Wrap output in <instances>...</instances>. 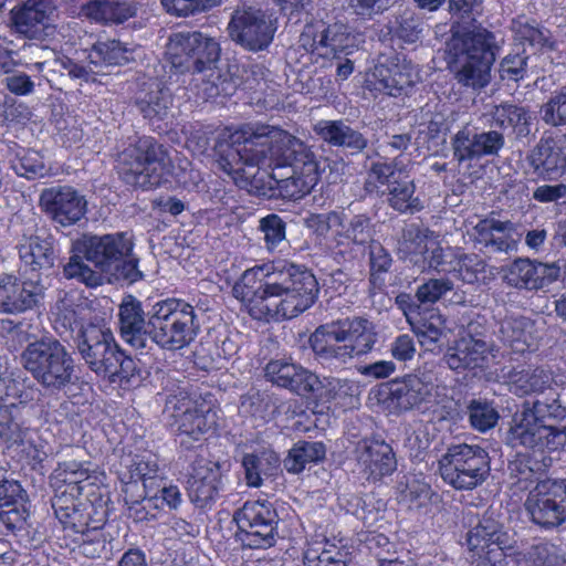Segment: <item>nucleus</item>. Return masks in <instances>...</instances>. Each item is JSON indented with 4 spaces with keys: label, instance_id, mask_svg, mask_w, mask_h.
<instances>
[{
    "label": "nucleus",
    "instance_id": "9",
    "mask_svg": "<svg viewBox=\"0 0 566 566\" xmlns=\"http://www.w3.org/2000/svg\"><path fill=\"white\" fill-rule=\"evenodd\" d=\"M116 168L125 184L150 189L171 174V159L161 144L144 136L118 154Z\"/></svg>",
    "mask_w": 566,
    "mask_h": 566
},
{
    "label": "nucleus",
    "instance_id": "28",
    "mask_svg": "<svg viewBox=\"0 0 566 566\" xmlns=\"http://www.w3.org/2000/svg\"><path fill=\"white\" fill-rule=\"evenodd\" d=\"M356 459L368 480L378 481L397 469V460L390 444L382 440H363L356 447Z\"/></svg>",
    "mask_w": 566,
    "mask_h": 566
},
{
    "label": "nucleus",
    "instance_id": "57",
    "mask_svg": "<svg viewBox=\"0 0 566 566\" xmlns=\"http://www.w3.org/2000/svg\"><path fill=\"white\" fill-rule=\"evenodd\" d=\"M394 32L403 42L415 43L420 39L422 21L413 10L405 9L396 17Z\"/></svg>",
    "mask_w": 566,
    "mask_h": 566
},
{
    "label": "nucleus",
    "instance_id": "53",
    "mask_svg": "<svg viewBox=\"0 0 566 566\" xmlns=\"http://www.w3.org/2000/svg\"><path fill=\"white\" fill-rule=\"evenodd\" d=\"M452 262V273L468 284L478 282L486 268L484 260L478 254H460Z\"/></svg>",
    "mask_w": 566,
    "mask_h": 566
},
{
    "label": "nucleus",
    "instance_id": "23",
    "mask_svg": "<svg viewBox=\"0 0 566 566\" xmlns=\"http://www.w3.org/2000/svg\"><path fill=\"white\" fill-rule=\"evenodd\" d=\"M526 161L543 180H556L566 172V135L542 137L528 151Z\"/></svg>",
    "mask_w": 566,
    "mask_h": 566
},
{
    "label": "nucleus",
    "instance_id": "46",
    "mask_svg": "<svg viewBox=\"0 0 566 566\" xmlns=\"http://www.w3.org/2000/svg\"><path fill=\"white\" fill-rule=\"evenodd\" d=\"M552 377L544 369L535 368L517 373L512 382L511 391L517 396L543 392L549 387Z\"/></svg>",
    "mask_w": 566,
    "mask_h": 566
},
{
    "label": "nucleus",
    "instance_id": "58",
    "mask_svg": "<svg viewBox=\"0 0 566 566\" xmlns=\"http://www.w3.org/2000/svg\"><path fill=\"white\" fill-rule=\"evenodd\" d=\"M18 416L19 407L14 403L0 405V438L6 442H22V430Z\"/></svg>",
    "mask_w": 566,
    "mask_h": 566
},
{
    "label": "nucleus",
    "instance_id": "47",
    "mask_svg": "<svg viewBox=\"0 0 566 566\" xmlns=\"http://www.w3.org/2000/svg\"><path fill=\"white\" fill-rule=\"evenodd\" d=\"M193 88L197 95L203 101L213 99L222 93L227 94V86L230 84L222 78L221 73L214 66L205 69L203 72H193Z\"/></svg>",
    "mask_w": 566,
    "mask_h": 566
},
{
    "label": "nucleus",
    "instance_id": "5",
    "mask_svg": "<svg viewBox=\"0 0 566 566\" xmlns=\"http://www.w3.org/2000/svg\"><path fill=\"white\" fill-rule=\"evenodd\" d=\"M133 241L125 233L84 234L73 242V255L63 268L64 276L88 287L103 284L107 273L133 251Z\"/></svg>",
    "mask_w": 566,
    "mask_h": 566
},
{
    "label": "nucleus",
    "instance_id": "11",
    "mask_svg": "<svg viewBox=\"0 0 566 566\" xmlns=\"http://www.w3.org/2000/svg\"><path fill=\"white\" fill-rule=\"evenodd\" d=\"M167 391L164 415L175 427L180 444L188 447L189 440L198 441L216 424V411L206 401L192 400L186 388L165 387Z\"/></svg>",
    "mask_w": 566,
    "mask_h": 566
},
{
    "label": "nucleus",
    "instance_id": "41",
    "mask_svg": "<svg viewBox=\"0 0 566 566\" xmlns=\"http://www.w3.org/2000/svg\"><path fill=\"white\" fill-rule=\"evenodd\" d=\"M142 481L144 493L154 491L159 479V467L156 461L145 460L143 457L132 459L130 464L127 465V472L122 474V482L124 483V493L127 494L132 489L137 486V482Z\"/></svg>",
    "mask_w": 566,
    "mask_h": 566
},
{
    "label": "nucleus",
    "instance_id": "29",
    "mask_svg": "<svg viewBox=\"0 0 566 566\" xmlns=\"http://www.w3.org/2000/svg\"><path fill=\"white\" fill-rule=\"evenodd\" d=\"M119 328L122 338L136 349H145L148 343V312L142 303L128 296L119 306Z\"/></svg>",
    "mask_w": 566,
    "mask_h": 566
},
{
    "label": "nucleus",
    "instance_id": "35",
    "mask_svg": "<svg viewBox=\"0 0 566 566\" xmlns=\"http://www.w3.org/2000/svg\"><path fill=\"white\" fill-rule=\"evenodd\" d=\"M98 474L85 464L77 461H64L59 463L51 475L53 488L67 489L77 494H83L88 488L96 485Z\"/></svg>",
    "mask_w": 566,
    "mask_h": 566
},
{
    "label": "nucleus",
    "instance_id": "27",
    "mask_svg": "<svg viewBox=\"0 0 566 566\" xmlns=\"http://www.w3.org/2000/svg\"><path fill=\"white\" fill-rule=\"evenodd\" d=\"M43 296V286L32 280L20 281L14 275L0 277V312L20 314L34 308Z\"/></svg>",
    "mask_w": 566,
    "mask_h": 566
},
{
    "label": "nucleus",
    "instance_id": "30",
    "mask_svg": "<svg viewBox=\"0 0 566 566\" xmlns=\"http://www.w3.org/2000/svg\"><path fill=\"white\" fill-rule=\"evenodd\" d=\"M376 88L390 96L400 95L413 84V66L399 57L388 59L375 66Z\"/></svg>",
    "mask_w": 566,
    "mask_h": 566
},
{
    "label": "nucleus",
    "instance_id": "4",
    "mask_svg": "<svg viewBox=\"0 0 566 566\" xmlns=\"http://www.w3.org/2000/svg\"><path fill=\"white\" fill-rule=\"evenodd\" d=\"M308 342L322 365L338 368L354 357L369 353L377 342V333L367 318L346 317L319 325Z\"/></svg>",
    "mask_w": 566,
    "mask_h": 566
},
{
    "label": "nucleus",
    "instance_id": "21",
    "mask_svg": "<svg viewBox=\"0 0 566 566\" xmlns=\"http://www.w3.org/2000/svg\"><path fill=\"white\" fill-rule=\"evenodd\" d=\"M493 344L471 334L462 335L444 354V361L454 371H483L495 358Z\"/></svg>",
    "mask_w": 566,
    "mask_h": 566
},
{
    "label": "nucleus",
    "instance_id": "15",
    "mask_svg": "<svg viewBox=\"0 0 566 566\" xmlns=\"http://www.w3.org/2000/svg\"><path fill=\"white\" fill-rule=\"evenodd\" d=\"M237 537L249 548H269L276 543L277 514L266 501H249L237 510Z\"/></svg>",
    "mask_w": 566,
    "mask_h": 566
},
{
    "label": "nucleus",
    "instance_id": "34",
    "mask_svg": "<svg viewBox=\"0 0 566 566\" xmlns=\"http://www.w3.org/2000/svg\"><path fill=\"white\" fill-rule=\"evenodd\" d=\"M21 261L33 271L50 269L54 262L52 239L44 232L23 233L18 244Z\"/></svg>",
    "mask_w": 566,
    "mask_h": 566
},
{
    "label": "nucleus",
    "instance_id": "19",
    "mask_svg": "<svg viewBox=\"0 0 566 566\" xmlns=\"http://www.w3.org/2000/svg\"><path fill=\"white\" fill-rule=\"evenodd\" d=\"M468 545L473 553L470 566H497L510 547V536L497 521L484 516L468 533Z\"/></svg>",
    "mask_w": 566,
    "mask_h": 566
},
{
    "label": "nucleus",
    "instance_id": "26",
    "mask_svg": "<svg viewBox=\"0 0 566 566\" xmlns=\"http://www.w3.org/2000/svg\"><path fill=\"white\" fill-rule=\"evenodd\" d=\"M301 40L313 52L322 56L337 57L349 46L350 33L348 27L342 22L325 24L317 22L305 27Z\"/></svg>",
    "mask_w": 566,
    "mask_h": 566
},
{
    "label": "nucleus",
    "instance_id": "31",
    "mask_svg": "<svg viewBox=\"0 0 566 566\" xmlns=\"http://www.w3.org/2000/svg\"><path fill=\"white\" fill-rule=\"evenodd\" d=\"M314 132L325 143L349 149L353 154L363 151L367 145V138L357 129L349 126L345 119H322L314 125Z\"/></svg>",
    "mask_w": 566,
    "mask_h": 566
},
{
    "label": "nucleus",
    "instance_id": "44",
    "mask_svg": "<svg viewBox=\"0 0 566 566\" xmlns=\"http://www.w3.org/2000/svg\"><path fill=\"white\" fill-rule=\"evenodd\" d=\"M502 280L510 287L525 291H537L534 261L516 259L502 270Z\"/></svg>",
    "mask_w": 566,
    "mask_h": 566
},
{
    "label": "nucleus",
    "instance_id": "3",
    "mask_svg": "<svg viewBox=\"0 0 566 566\" xmlns=\"http://www.w3.org/2000/svg\"><path fill=\"white\" fill-rule=\"evenodd\" d=\"M507 443L535 451L566 448V408L558 399H536L515 415L506 436Z\"/></svg>",
    "mask_w": 566,
    "mask_h": 566
},
{
    "label": "nucleus",
    "instance_id": "17",
    "mask_svg": "<svg viewBox=\"0 0 566 566\" xmlns=\"http://www.w3.org/2000/svg\"><path fill=\"white\" fill-rule=\"evenodd\" d=\"M401 250L409 254V261L421 272L433 270L439 273H452L457 254L450 249L429 239L418 227L410 226L402 231Z\"/></svg>",
    "mask_w": 566,
    "mask_h": 566
},
{
    "label": "nucleus",
    "instance_id": "42",
    "mask_svg": "<svg viewBox=\"0 0 566 566\" xmlns=\"http://www.w3.org/2000/svg\"><path fill=\"white\" fill-rule=\"evenodd\" d=\"M88 59L94 65H124L134 60V50L118 40L98 41L92 46Z\"/></svg>",
    "mask_w": 566,
    "mask_h": 566
},
{
    "label": "nucleus",
    "instance_id": "48",
    "mask_svg": "<svg viewBox=\"0 0 566 566\" xmlns=\"http://www.w3.org/2000/svg\"><path fill=\"white\" fill-rule=\"evenodd\" d=\"M82 535L78 544V552L88 558H108L112 553L111 541L107 539L105 533L98 528L84 527L82 532H76Z\"/></svg>",
    "mask_w": 566,
    "mask_h": 566
},
{
    "label": "nucleus",
    "instance_id": "8",
    "mask_svg": "<svg viewBox=\"0 0 566 566\" xmlns=\"http://www.w3.org/2000/svg\"><path fill=\"white\" fill-rule=\"evenodd\" d=\"M75 347L86 366L112 382L129 380L136 371L134 359L119 348L109 329L86 326L74 337Z\"/></svg>",
    "mask_w": 566,
    "mask_h": 566
},
{
    "label": "nucleus",
    "instance_id": "13",
    "mask_svg": "<svg viewBox=\"0 0 566 566\" xmlns=\"http://www.w3.org/2000/svg\"><path fill=\"white\" fill-rule=\"evenodd\" d=\"M439 463L443 481L457 490H472L481 485L490 472L488 452L467 443L449 447Z\"/></svg>",
    "mask_w": 566,
    "mask_h": 566
},
{
    "label": "nucleus",
    "instance_id": "37",
    "mask_svg": "<svg viewBox=\"0 0 566 566\" xmlns=\"http://www.w3.org/2000/svg\"><path fill=\"white\" fill-rule=\"evenodd\" d=\"M335 231V240L338 247L354 244L365 247L374 241L375 224L366 213H358L347 218L343 213V223Z\"/></svg>",
    "mask_w": 566,
    "mask_h": 566
},
{
    "label": "nucleus",
    "instance_id": "14",
    "mask_svg": "<svg viewBox=\"0 0 566 566\" xmlns=\"http://www.w3.org/2000/svg\"><path fill=\"white\" fill-rule=\"evenodd\" d=\"M447 391V386L438 384L431 370L419 369L391 381L389 398L402 411L415 408L428 410L439 405L447 407L451 403Z\"/></svg>",
    "mask_w": 566,
    "mask_h": 566
},
{
    "label": "nucleus",
    "instance_id": "2",
    "mask_svg": "<svg viewBox=\"0 0 566 566\" xmlns=\"http://www.w3.org/2000/svg\"><path fill=\"white\" fill-rule=\"evenodd\" d=\"M232 292L252 318L270 322L293 318L310 308L318 283L305 266L279 261L245 270Z\"/></svg>",
    "mask_w": 566,
    "mask_h": 566
},
{
    "label": "nucleus",
    "instance_id": "55",
    "mask_svg": "<svg viewBox=\"0 0 566 566\" xmlns=\"http://www.w3.org/2000/svg\"><path fill=\"white\" fill-rule=\"evenodd\" d=\"M528 566H566V554L554 544L542 543L527 553Z\"/></svg>",
    "mask_w": 566,
    "mask_h": 566
},
{
    "label": "nucleus",
    "instance_id": "62",
    "mask_svg": "<svg viewBox=\"0 0 566 566\" xmlns=\"http://www.w3.org/2000/svg\"><path fill=\"white\" fill-rule=\"evenodd\" d=\"M54 328L59 335L63 337L67 334L72 335L74 332H76L77 336L81 331H85L86 327L82 325L77 312L63 302L62 305L57 306V312L55 313L54 318Z\"/></svg>",
    "mask_w": 566,
    "mask_h": 566
},
{
    "label": "nucleus",
    "instance_id": "7",
    "mask_svg": "<svg viewBox=\"0 0 566 566\" xmlns=\"http://www.w3.org/2000/svg\"><path fill=\"white\" fill-rule=\"evenodd\" d=\"M496 49L494 35L486 29L453 35L448 53L457 81L473 90L485 87L491 80Z\"/></svg>",
    "mask_w": 566,
    "mask_h": 566
},
{
    "label": "nucleus",
    "instance_id": "6",
    "mask_svg": "<svg viewBox=\"0 0 566 566\" xmlns=\"http://www.w3.org/2000/svg\"><path fill=\"white\" fill-rule=\"evenodd\" d=\"M201 329L198 313L184 298L168 297L148 311V340L166 352L187 348Z\"/></svg>",
    "mask_w": 566,
    "mask_h": 566
},
{
    "label": "nucleus",
    "instance_id": "25",
    "mask_svg": "<svg viewBox=\"0 0 566 566\" xmlns=\"http://www.w3.org/2000/svg\"><path fill=\"white\" fill-rule=\"evenodd\" d=\"M221 464L217 461L197 458L188 479L190 500L199 507H206L214 502L222 490Z\"/></svg>",
    "mask_w": 566,
    "mask_h": 566
},
{
    "label": "nucleus",
    "instance_id": "10",
    "mask_svg": "<svg viewBox=\"0 0 566 566\" xmlns=\"http://www.w3.org/2000/svg\"><path fill=\"white\" fill-rule=\"evenodd\" d=\"M22 361L32 377L52 394L73 382L74 359L56 338H42L30 343L22 353Z\"/></svg>",
    "mask_w": 566,
    "mask_h": 566
},
{
    "label": "nucleus",
    "instance_id": "56",
    "mask_svg": "<svg viewBox=\"0 0 566 566\" xmlns=\"http://www.w3.org/2000/svg\"><path fill=\"white\" fill-rule=\"evenodd\" d=\"M258 229L263 233V241L269 251L275 250L286 239V223L275 213L261 218Z\"/></svg>",
    "mask_w": 566,
    "mask_h": 566
},
{
    "label": "nucleus",
    "instance_id": "12",
    "mask_svg": "<svg viewBox=\"0 0 566 566\" xmlns=\"http://www.w3.org/2000/svg\"><path fill=\"white\" fill-rule=\"evenodd\" d=\"M378 185L385 186L388 206L399 213H416L423 203L416 193V184L407 167L396 157L390 161L371 164L366 180V189L373 191Z\"/></svg>",
    "mask_w": 566,
    "mask_h": 566
},
{
    "label": "nucleus",
    "instance_id": "61",
    "mask_svg": "<svg viewBox=\"0 0 566 566\" xmlns=\"http://www.w3.org/2000/svg\"><path fill=\"white\" fill-rule=\"evenodd\" d=\"M220 3L221 0H161L166 11L178 17H188L197 12H203Z\"/></svg>",
    "mask_w": 566,
    "mask_h": 566
},
{
    "label": "nucleus",
    "instance_id": "24",
    "mask_svg": "<svg viewBox=\"0 0 566 566\" xmlns=\"http://www.w3.org/2000/svg\"><path fill=\"white\" fill-rule=\"evenodd\" d=\"M40 206L56 223L69 227L80 221L86 212V200L69 186L44 189L40 195Z\"/></svg>",
    "mask_w": 566,
    "mask_h": 566
},
{
    "label": "nucleus",
    "instance_id": "22",
    "mask_svg": "<svg viewBox=\"0 0 566 566\" xmlns=\"http://www.w3.org/2000/svg\"><path fill=\"white\" fill-rule=\"evenodd\" d=\"M55 9V0L21 1L10 10L9 25L25 39H42Z\"/></svg>",
    "mask_w": 566,
    "mask_h": 566
},
{
    "label": "nucleus",
    "instance_id": "63",
    "mask_svg": "<svg viewBox=\"0 0 566 566\" xmlns=\"http://www.w3.org/2000/svg\"><path fill=\"white\" fill-rule=\"evenodd\" d=\"M452 290L453 283L449 279H430L418 286L416 298L421 304H433Z\"/></svg>",
    "mask_w": 566,
    "mask_h": 566
},
{
    "label": "nucleus",
    "instance_id": "51",
    "mask_svg": "<svg viewBox=\"0 0 566 566\" xmlns=\"http://www.w3.org/2000/svg\"><path fill=\"white\" fill-rule=\"evenodd\" d=\"M444 319L439 314H432L429 319L412 325L418 340L427 350H434L444 334Z\"/></svg>",
    "mask_w": 566,
    "mask_h": 566
},
{
    "label": "nucleus",
    "instance_id": "38",
    "mask_svg": "<svg viewBox=\"0 0 566 566\" xmlns=\"http://www.w3.org/2000/svg\"><path fill=\"white\" fill-rule=\"evenodd\" d=\"M546 457L541 454V459L527 453L516 454L509 462L507 471L512 484L520 490H528L533 483L539 482V478L547 467Z\"/></svg>",
    "mask_w": 566,
    "mask_h": 566
},
{
    "label": "nucleus",
    "instance_id": "50",
    "mask_svg": "<svg viewBox=\"0 0 566 566\" xmlns=\"http://www.w3.org/2000/svg\"><path fill=\"white\" fill-rule=\"evenodd\" d=\"M467 409L470 424L481 432L494 428L500 418L493 403L484 399L471 400Z\"/></svg>",
    "mask_w": 566,
    "mask_h": 566
},
{
    "label": "nucleus",
    "instance_id": "52",
    "mask_svg": "<svg viewBox=\"0 0 566 566\" xmlns=\"http://www.w3.org/2000/svg\"><path fill=\"white\" fill-rule=\"evenodd\" d=\"M348 552L334 544H326L321 552L308 549L304 556L305 566H348Z\"/></svg>",
    "mask_w": 566,
    "mask_h": 566
},
{
    "label": "nucleus",
    "instance_id": "1",
    "mask_svg": "<svg viewBox=\"0 0 566 566\" xmlns=\"http://www.w3.org/2000/svg\"><path fill=\"white\" fill-rule=\"evenodd\" d=\"M220 168L234 180L239 178L265 195L298 200L308 195L321 176L315 154L301 139L277 127L256 132H235L230 143L216 145Z\"/></svg>",
    "mask_w": 566,
    "mask_h": 566
},
{
    "label": "nucleus",
    "instance_id": "49",
    "mask_svg": "<svg viewBox=\"0 0 566 566\" xmlns=\"http://www.w3.org/2000/svg\"><path fill=\"white\" fill-rule=\"evenodd\" d=\"M453 158L459 163L481 159L478 132L464 126L451 138Z\"/></svg>",
    "mask_w": 566,
    "mask_h": 566
},
{
    "label": "nucleus",
    "instance_id": "40",
    "mask_svg": "<svg viewBox=\"0 0 566 566\" xmlns=\"http://www.w3.org/2000/svg\"><path fill=\"white\" fill-rule=\"evenodd\" d=\"M326 457V447L321 441H298L289 451L283 461L287 472L301 473L307 465L322 462Z\"/></svg>",
    "mask_w": 566,
    "mask_h": 566
},
{
    "label": "nucleus",
    "instance_id": "20",
    "mask_svg": "<svg viewBox=\"0 0 566 566\" xmlns=\"http://www.w3.org/2000/svg\"><path fill=\"white\" fill-rule=\"evenodd\" d=\"M275 25L270 15L260 9L235 11L230 23L231 38L250 51L266 49L273 40Z\"/></svg>",
    "mask_w": 566,
    "mask_h": 566
},
{
    "label": "nucleus",
    "instance_id": "59",
    "mask_svg": "<svg viewBox=\"0 0 566 566\" xmlns=\"http://www.w3.org/2000/svg\"><path fill=\"white\" fill-rule=\"evenodd\" d=\"M542 119L551 126L566 125V85L541 107Z\"/></svg>",
    "mask_w": 566,
    "mask_h": 566
},
{
    "label": "nucleus",
    "instance_id": "60",
    "mask_svg": "<svg viewBox=\"0 0 566 566\" xmlns=\"http://www.w3.org/2000/svg\"><path fill=\"white\" fill-rule=\"evenodd\" d=\"M12 167L19 176L28 179L44 177L46 175L43 158L34 150H25L21 155H18Z\"/></svg>",
    "mask_w": 566,
    "mask_h": 566
},
{
    "label": "nucleus",
    "instance_id": "32",
    "mask_svg": "<svg viewBox=\"0 0 566 566\" xmlns=\"http://www.w3.org/2000/svg\"><path fill=\"white\" fill-rule=\"evenodd\" d=\"M484 116L491 127L500 129L499 132L503 134L506 130H511L516 137H525L530 134L531 114L523 106L504 102L492 106Z\"/></svg>",
    "mask_w": 566,
    "mask_h": 566
},
{
    "label": "nucleus",
    "instance_id": "64",
    "mask_svg": "<svg viewBox=\"0 0 566 566\" xmlns=\"http://www.w3.org/2000/svg\"><path fill=\"white\" fill-rule=\"evenodd\" d=\"M319 386L321 381L315 374L297 365L295 374L290 376L284 388L300 396H307L317 390Z\"/></svg>",
    "mask_w": 566,
    "mask_h": 566
},
{
    "label": "nucleus",
    "instance_id": "33",
    "mask_svg": "<svg viewBox=\"0 0 566 566\" xmlns=\"http://www.w3.org/2000/svg\"><path fill=\"white\" fill-rule=\"evenodd\" d=\"M52 507L56 518L65 528L73 532H82L88 524L90 513L85 512L84 504L80 501L82 494L73 493L67 489L54 488Z\"/></svg>",
    "mask_w": 566,
    "mask_h": 566
},
{
    "label": "nucleus",
    "instance_id": "18",
    "mask_svg": "<svg viewBox=\"0 0 566 566\" xmlns=\"http://www.w3.org/2000/svg\"><path fill=\"white\" fill-rule=\"evenodd\" d=\"M525 506L534 523L545 527L560 525L566 521V480L537 482Z\"/></svg>",
    "mask_w": 566,
    "mask_h": 566
},
{
    "label": "nucleus",
    "instance_id": "36",
    "mask_svg": "<svg viewBox=\"0 0 566 566\" xmlns=\"http://www.w3.org/2000/svg\"><path fill=\"white\" fill-rule=\"evenodd\" d=\"M534 322L525 316H506L499 322L500 339L516 353L533 346Z\"/></svg>",
    "mask_w": 566,
    "mask_h": 566
},
{
    "label": "nucleus",
    "instance_id": "39",
    "mask_svg": "<svg viewBox=\"0 0 566 566\" xmlns=\"http://www.w3.org/2000/svg\"><path fill=\"white\" fill-rule=\"evenodd\" d=\"M136 105L144 118L155 124L156 122H163L169 117L172 97L168 90L155 83L150 85L147 92L138 95Z\"/></svg>",
    "mask_w": 566,
    "mask_h": 566
},
{
    "label": "nucleus",
    "instance_id": "16",
    "mask_svg": "<svg viewBox=\"0 0 566 566\" xmlns=\"http://www.w3.org/2000/svg\"><path fill=\"white\" fill-rule=\"evenodd\" d=\"M220 44L200 31L176 32L169 38L167 54L176 69L203 72L213 67L220 57Z\"/></svg>",
    "mask_w": 566,
    "mask_h": 566
},
{
    "label": "nucleus",
    "instance_id": "45",
    "mask_svg": "<svg viewBox=\"0 0 566 566\" xmlns=\"http://www.w3.org/2000/svg\"><path fill=\"white\" fill-rule=\"evenodd\" d=\"M83 13L88 19L102 23H123L132 17V11L123 3L95 0L83 8Z\"/></svg>",
    "mask_w": 566,
    "mask_h": 566
},
{
    "label": "nucleus",
    "instance_id": "43",
    "mask_svg": "<svg viewBox=\"0 0 566 566\" xmlns=\"http://www.w3.org/2000/svg\"><path fill=\"white\" fill-rule=\"evenodd\" d=\"M245 481L249 486H261L263 475H271L279 468V457L274 451L244 454L242 459Z\"/></svg>",
    "mask_w": 566,
    "mask_h": 566
},
{
    "label": "nucleus",
    "instance_id": "54",
    "mask_svg": "<svg viewBox=\"0 0 566 566\" xmlns=\"http://www.w3.org/2000/svg\"><path fill=\"white\" fill-rule=\"evenodd\" d=\"M512 31L517 41L528 43L532 46L542 48L547 41L545 32L538 27L536 21L525 15H520L512 21Z\"/></svg>",
    "mask_w": 566,
    "mask_h": 566
}]
</instances>
